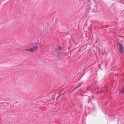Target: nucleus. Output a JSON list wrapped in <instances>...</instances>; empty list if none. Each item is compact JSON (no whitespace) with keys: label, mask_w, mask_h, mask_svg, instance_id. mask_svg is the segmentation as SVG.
Returning a JSON list of instances; mask_svg holds the SVG:
<instances>
[{"label":"nucleus","mask_w":124,"mask_h":124,"mask_svg":"<svg viewBox=\"0 0 124 124\" xmlns=\"http://www.w3.org/2000/svg\"><path fill=\"white\" fill-rule=\"evenodd\" d=\"M10 124H15V123L14 122H13V121H10Z\"/></svg>","instance_id":"5"},{"label":"nucleus","mask_w":124,"mask_h":124,"mask_svg":"<svg viewBox=\"0 0 124 124\" xmlns=\"http://www.w3.org/2000/svg\"><path fill=\"white\" fill-rule=\"evenodd\" d=\"M58 48L59 49H61V47L60 46H58Z\"/></svg>","instance_id":"8"},{"label":"nucleus","mask_w":124,"mask_h":124,"mask_svg":"<svg viewBox=\"0 0 124 124\" xmlns=\"http://www.w3.org/2000/svg\"><path fill=\"white\" fill-rule=\"evenodd\" d=\"M88 3L89 4V6L88 7L89 9V10H91L92 11H94L95 10V6H95L92 4L91 5V6L90 7V3L91 2L90 1V0H87Z\"/></svg>","instance_id":"1"},{"label":"nucleus","mask_w":124,"mask_h":124,"mask_svg":"<svg viewBox=\"0 0 124 124\" xmlns=\"http://www.w3.org/2000/svg\"><path fill=\"white\" fill-rule=\"evenodd\" d=\"M38 47V46H36L33 47L32 48L26 49V50H28L30 52H32L34 51V50H36L37 49Z\"/></svg>","instance_id":"2"},{"label":"nucleus","mask_w":124,"mask_h":124,"mask_svg":"<svg viewBox=\"0 0 124 124\" xmlns=\"http://www.w3.org/2000/svg\"><path fill=\"white\" fill-rule=\"evenodd\" d=\"M119 93H124V88H123L121 90L120 92Z\"/></svg>","instance_id":"4"},{"label":"nucleus","mask_w":124,"mask_h":124,"mask_svg":"<svg viewBox=\"0 0 124 124\" xmlns=\"http://www.w3.org/2000/svg\"><path fill=\"white\" fill-rule=\"evenodd\" d=\"M53 48H56V49H57V46H54L53 47Z\"/></svg>","instance_id":"7"},{"label":"nucleus","mask_w":124,"mask_h":124,"mask_svg":"<svg viewBox=\"0 0 124 124\" xmlns=\"http://www.w3.org/2000/svg\"><path fill=\"white\" fill-rule=\"evenodd\" d=\"M83 84L82 83H81L79 84L78 87L80 86Z\"/></svg>","instance_id":"6"},{"label":"nucleus","mask_w":124,"mask_h":124,"mask_svg":"<svg viewBox=\"0 0 124 124\" xmlns=\"http://www.w3.org/2000/svg\"><path fill=\"white\" fill-rule=\"evenodd\" d=\"M102 54H104V53L102 52Z\"/></svg>","instance_id":"9"},{"label":"nucleus","mask_w":124,"mask_h":124,"mask_svg":"<svg viewBox=\"0 0 124 124\" xmlns=\"http://www.w3.org/2000/svg\"><path fill=\"white\" fill-rule=\"evenodd\" d=\"M119 52L121 54H122L123 52L124 51L123 47L122 44H119Z\"/></svg>","instance_id":"3"}]
</instances>
